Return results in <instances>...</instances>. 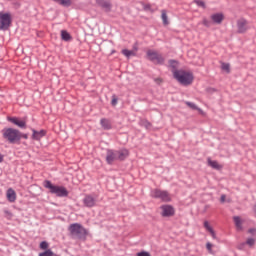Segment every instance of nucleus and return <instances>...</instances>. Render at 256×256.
I'll use <instances>...</instances> for the list:
<instances>
[{
  "instance_id": "f257e3e1",
  "label": "nucleus",
  "mask_w": 256,
  "mask_h": 256,
  "mask_svg": "<svg viewBox=\"0 0 256 256\" xmlns=\"http://www.w3.org/2000/svg\"><path fill=\"white\" fill-rule=\"evenodd\" d=\"M173 77L180 83V85H184L185 87L192 85L195 77L192 72L185 70H172Z\"/></svg>"
},
{
  "instance_id": "f03ea898",
  "label": "nucleus",
  "mask_w": 256,
  "mask_h": 256,
  "mask_svg": "<svg viewBox=\"0 0 256 256\" xmlns=\"http://www.w3.org/2000/svg\"><path fill=\"white\" fill-rule=\"evenodd\" d=\"M68 231L71 237H73L74 239H82L83 241L87 239V229H85V227H83V225L79 223L71 224L68 227Z\"/></svg>"
},
{
  "instance_id": "7ed1b4c3",
  "label": "nucleus",
  "mask_w": 256,
  "mask_h": 256,
  "mask_svg": "<svg viewBox=\"0 0 256 256\" xmlns=\"http://www.w3.org/2000/svg\"><path fill=\"white\" fill-rule=\"evenodd\" d=\"M44 187L49 189L50 193L57 197H67L69 195V191H67L66 187L53 185L49 180L44 182Z\"/></svg>"
},
{
  "instance_id": "20e7f679",
  "label": "nucleus",
  "mask_w": 256,
  "mask_h": 256,
  "mask_svg": "<svg viewBox=\"0 0 256 256\" xmlns=\"http://www.w3.org/2000/svg\"><path fill=\"white\" fill-rule=\"evenodd\" d=\"M2 133L4 139L10 143H17V141H21V132L17 129L6 128Z\"/></svg>"
},
{
  "instance_id": "39448f33",
  "label": "nucleus",
  "mask_w": 256,
  "mask_h": 256,
  "mask_svg": "<svg viewBox=\"0 0 256 256\" xmlns=\"http://www.w3.org/2000/svg\"><path fill=\"white\" fill-rule=\"evenodd\" d=\"M151 197L154 199H160L164 203H169L171 201V195L169 192L161 189H154L151 191Z\"/></svg>"
},
{
  "instance_id": "423d86ee",
  "label": "nucleus",
  "mask_w": 256,
  "mask_h": 256,
  "mask_svg": "<svg viewBox=\"0 0 256 256\" xmlns=\"http://www.w3.org/2000/svg\"><path fill=\"white\" fill-rule=\"evenodd\" d=\"M11 27V14L0 12V30L7 31Z\"/></svg>"
},
{
  "instance_id": "0eeeda50",
  "label": "nucleus",
  "mask_w": 256,
  "mask_h": 256,
  "mask_svg": "<svg viewBox=\"0 0 256 256\" xmlns=\"http://www.w3.org/2000/svg\"><path fill=\"white\" fill-rule=\"evenodd\" d=\"M147 58L152 61L153 63H156L158 65H161L165 61L163 56L159 54L157 51L148 50L147 51Z\"/></svg>"
},
{
  "instance_id": "6e6552de",
  "label": "nucleus",
  "mask_w": 256,
  "mask_h": 256,
  "mask_svg": "<svg viewBox=\"0 0 256 256\" xmlns=\"http://www.w3.org/2000/svg\"><path fill=\"white\" fill-rule=\"evenodd\" d=\"M162 217H173L175 215V208L169 204L160 207Z\"/></svg>"
},
{
  "instance_id": "1a4fd4ad",
  "label": "nucleus",
  "mask_w": 256,
  "mask_h": 256,
  "mask_svg": "<svg viewBox=\"0 0 256 256\" xmlns=\"http://www.w3.org/2000/svg\"><path fill=\"white\" fill-rule=\"evenodd\" d=\"M210 19L216 25H221L225 19V15L223 13H214L210 16Z\"/></svg>"
},
{
  "instance_id": "9d476101",
  "label": "nucleus",
  "mask_w": 256,
  "mask_h": 256,
  "mask_svg": "<svg viewBox=\"0 0 256 256\" xmlns=\"http://www.w3.org/2000/svg\"><path fill=\"white\" fill-rule=\"evenodd\" d=\"M117 151H113V150H108L107 151V156H106V161L109 165H111V163H113L114 161L119 160L118 156H117Z\"/></svg>"
},
{
  "instance_id": "9b49d317",
  "label": "nucleus",
  "mask_w": 256,
  "mask_h": 256,
  "mask_svg": "<svg viewBox=\"0 0 256 256\" xmlns=\"http://www.w3.org/2000/svg\"><path fill=\"white\" fill-rule=\"evenodd\" d=\"M6 199L9 201V203H15V201H17V192H15L13 188H9L6 191Z\"/></svg>"
},
{
  "instance_id": "f8f14e48",
  "label": "nucleus",
  "mask_w": 256,
  "mask_h": 256,
  "mask_svg": "<svg viewBox=\"0 0 256 256\" xmlns=\"http://www.w3.org/2000/svg\"><path fill=\"white\" fill-rule=\"evenodd\" d=\"M8 121L17 125V127L25 128L27 126V122H25V120H19L17 117H8Z\"/></svg>"
},
{
  "instance_id": "ddd939ff",
  "label": "nucleus",
  "mask_w": 256,
  "mask_h": 256,
  "mask_svg": "<svg viewBox=\"0 0 256 256\" xmlns=\"http://www.w3.org/2000/svg\"><path fill=\"white\" fill-rule=\"evenodd\" d=\"M32 139L35 141H40L42 137H45L47 135V132L45 130L36 131L35 129H32Z\"/></svg>"
},
{
  "instance_id": "4468645a",
  "label": "nucleus",
  "mask_w": 256,
  "mask_h": 256,
  "mask_svg": "<svg viewBox=\"0 0 256 256\" xmlns=\"http://www.w3.org/2000/svg\"><path fill=\"white\" fill-rule=\"evenodd\" d=\"M237 27H238V33H245L249 27H247V22L244 19H240L237 22Z\"/></svg>"
},
{
  "instance_id": "2eb2a0df",
  "label": "nucleus",
  "mask_w": 256,
  "mask_h": 256,
  "mask_svg": "<svg viewBox=\"0 0 256 256\" xmlns=\"http://www.w3.org/2000/svg\"><path fill=\"white\" fill-rule=\"evenodd\" d=\"M85 207H95V198L93 196H86L83 200Z\"/></svg>"
},
{
  "instance_id": "dca6fc26",
  "label": "nucleus",
  "mask_w": 256,
  "mask_h": 256,
  "mask_svg": "<svg viewBox=\"0 0 256 256\" xmlns=\"http://www.w3.org/2000/svg\"><path fill=\"white\" fill-rule=\"evenodd\" d=\"M233 221L237 231H243V219L239 216H234Z\"/></svg>"
},
{
  "instance_id": "f3484780",
  "label": "nucleus",
  "mask_w": 256,
  "mask_h": 256,
  "mask_svg": "<svg viewBox=\"0 0 256 256\" xmlns=\"http://www.w3.org/2000/svg\"><path fill=\"white\" fill-rule=\"evenodd\" d=\"M209 167H212V169H216L217 171L223 169V165L219 164V162L215 160H211V158L207 159Z\"/></svg>"
},
{
  "instance_id": "a211bd4d",
  "label": "nucleus",
  "mask_w": 256,
  "mask_h": 256,
  "mask_svg": "<svg viewBox=\"0 0 256 256\" xmlns=\"http://www.w3.org/2000/svg\"><path fill=\"white\" fill-rule=\"evenodd\" d=\"M204 227H205L206 231H208V233H210V235L213 239H217V234H215V230H213V227H211V225L209 224V221L204 222Z\"/></svg>"
},
{
  "instance_id": "6ab92c4d",
  "label": "nucleus",
  "mask_w": 256,
  "mask_h": 256,
  "mask_svg": "<svg viewBox=\"0 0 256 256\" xmlns=\"http://www.w3.org/2000/svg\"><path fill=\"white\" fill-rule=\"evenodd\" d=\"M117 156L120 161H123L126 157H129V150L123 149V150L117 151Z\"/></svg>"
},
{
  "instance_id": "aec40b11",
  "label": "nucleus",
  "mask_w": 256,
  "mask_h": 256,
  "mask_svg": "<svg viewBox=\"0 0 256 256\" xmlns=\"http://www.w3.org/2000/svg\"><path fill=\"white\" fill-rule=\"evenodd\" d=\"M100 125H101V127H103L106 130L111 129V121H109V119L102 118L100 120Z\"/></svg>"
},
{
  "instance_id": "412c9836",
  "label": "nucleus",
  "mask_w": 256,
  "mask_h": 256,
  "mask_svg": "<svg viewBox=\"0 0 256 256\" xmlns=\"http://www.w3.org/2000/svg\"><path fill=\"white\" fill-rule=\"evenodd\" d=\"M97 4L103 7V9H106V11L111 9V4L105 0H97Z\"/></svg>"
},
{
  "instance_id": "4be33fe9",
  "label": "nucleus",
  "mask_w": 256,
  "mask_h": 256,
  "mask_svg": "<svg viewBox=\"0 0 256 256\" xmlns=\"http://www.w3.org/2000/svg\"><path fill=\"white\" fill-rule=\"evenodd\" d=\"M122 54H124L125 57H135L137 55V50H127L123 49Z\"/></svg>"
},
{
  "instance_id": "5701e85b",
  "label": "nucleus",
  "mask_w": 256,
  "mask_h": 256,
  "mask_svg": "<svg viewBox=\"0 0 256 256\" xmlns=\"http://www.w3.org/2000/svg\"><path fill=\"white\" fill-rule=\"evenodd\" d=\"M61 39L63 41H71V34H69V32H67V30H62L61 31Z\"/></svg>"
},
{
  "instance_id": "b1692460",
  "label": "nucleus",
  "mask_w": 256,
  "mask_h": 256,
  "mask_svg": "<svg viewBox=\"0 0 256 256\" xmlns=\"http://www.w3.org/2000/svg\"><path fill=\"white\" fill-rule=\"evenodd\" d=\"M161 19L164 25H169V18L167 17V10H161Z\"/></svg>"
},
{
  "instance_id": "393cba45",
  "label": "nucleus",
  "mask_w": 256,
  "mask_h": 256,
  "mask_svg": "<svg viewBox=\"0 0 256 256\" xmlns=\"http://www.w3.org/2000/svg\"><path fill=\"white\" fill-rule=\"evenodd\" d=\"M186 105L188 107H190V109H194L195 111H199L200 113H203V110H201V108L197 107V105H195V103L186 102Z\"/></svg>"
},
{
  "instance_id": "a878e982",
  "label": "nucleus",
  "mask_w": 256,
  "mask_h": 256,
  "mask_svg": "<svg viewBox=\"0 0 256 256\" xmlns=\"http://www.w3.org/2000/svg\"><path fill=\"white\" fill-rule=\"evenodd\" d=\"M56 3H60L64 7H69L71 5V0H54Z\"/></svg>"
},
{
  "instance_id": "bb28decb",
  "label": "nucleus",
  "mask_w": 256,
  "mask_h": 256,
  "mask_svg": "<svg viewBox=\"0 0 256 256\" xmlns=\"http://www.w3.org/2000/svg\"><path fill=\"white\" fill-rule=\"evenodd\" d=\"M38 256H55V253L51 251V249H47L46 251L39 253Z\"/></svg>"
},
{
  "instance_id": "cd10ccee",
  "label": "nucleus",
  "mask_w": 256,
  "mask_h": 256,
  "mask_svg": "<svg viewBox=\"0 0 256 256\" xmlns=\"http://www.w3.org/2000/svg\"><path fill=\"white\" fill-rule=\"evenodd\" d=\"M221 69H222V71H225L226 73H230L231 66L227 63H222L221 64Z\"/></svg>"
},
{
  "instance_id": "c85d7f7f",
  "label": "nucleus",
  "mask_w": 256,
  "mask_h": 256,
  "mask_svg": "<svg viewBox=\"0 0 256 256\" xmlns=\"http://www.w3.org/2000/svg\"><path fill=\"white\" fill-rule=\"evenodd\" d=\"M4 217H5L6 219H9V220H10V219L13 218V213H12L11 211L5 209V210H4Z\"/></svg>"
},
{
  "instance_id": "c756f323",
  "label": "nucleus",
  "mask_w": 256,
  "mask_h": 256,
  "mask_svg": "<svg viewBox=\"0 0 256 256\" xmlns=\"http://www.w3.org/2000/svg\"><path fill=\"white\" fill-rule=\"evenodd\" d=\"M40 249H42L43 251H47V249H49V243H47V241H43L40 243Z\"/></svg>"
},
{
  "instance_id": "7c9ffc66",
  "label": "nucleus",
  "mask_w": 256,
  "mask_h": 256,
  "mask_svg": "<svg viewBox=\"0 0 256 256\" xmlns=\"http://www.w3.org/2000/svg\"><path fill=\"white\" fill-rule=\"evenodd\" d=\"M246 245H249V247H253L255 245V239L254 238H248L246 241Z\"/></svg>"
},
{
  "instance_id": "2f4dec72",
  "label": "nucleus",
  "mask_w": 256,
  "mask_h": 256,
  "mask_svg": "<svg viewBox=\"0 0 256 256\" xmlns=\"http://www.w3.org/2000/svg\"><path fill=\"white\" fill-rule=\"evenodd\" d=\"M196 5H198V7H202L203 9H205V3L201 0H196L195 1Z\"/></svg>"
},
{
  "instance_id": "473e14b6",
  "label": "nucleus",
  "mask_w": 256,
  "mask_h": 256,
  "mask_svg": "<svg viewBox=\"0 0 256 256\" xmlns=\"http://www.w3.org/2000/svg\"><path fill=\"white\" fill-rule=\"evenodd\" d=\"M136 256H151V254L147 251H142L137 253Z\"/></svg>"
},
{
  "instance_id": "72a5a7b5",
  "label": "nucleus",
  "mask_w": 256,
  "mask_h": 256,
  "mask_svg": "<svg viewBox=\"0 0 256 256\" xmlns=\"http://www.w3.org/2000/svg\"><path fill=\"white\" fill-rule=\"evenodd\" d=\"M169 63H170V66L173 67V69H175L177 65H179L178 62L175 60H170Z\"/></svg>"
},
{
  "instance_id": "f704fd0d",
  "label": "nucleus",
  "mask_w": 256,
  "mask_h": 256,
  "mask_svg": "<svg viewBox=\"0 0 256 256\" xmlns=\"http://www.w3.org/2000/svg\"><path fill=\"white\" fill-rule=\"evenodd\" d=\"M206 249H208V251L211 253L212 249H213V244H211L210 242H208L206 244Z\"/></svg>"
},
{
  "instance_id": "c9c22d12",
  "label": "nucleus",
  "mask_w": 256,
  "mask_h": 256,
  "mask_svg": "<svg viewBox=\"0 0 256 256\" xmlns=\"http://www.w3.org/2000/svg\"><path fill=\"white\" fill-rule=\"evenodd\" d=\"M226 199H227V196H225V194H222L220 197V202L225 203Z\"/></svg>"
},
{
  "instance_id": "e433bc0d",
  "label": "nucleus",
  "mask_w": 256,
  "mask_h": 256,
  "mask_svg": "<svg viewBox=\"0 0 256 256\" xmlns=\"http://www.w3.org/2000/svg\"><path fill=\"white\" fill-rule=\"evenodd\" d=\"M144 10L145 11H151V4H145L144 5Z\"/></svg>"
},
{
  "instance_id": "4c0bfd02",
  "label": "nucleus",
  "mask_w": 256,
  "mask_h": 256,
  "mask_svg": "<svg viewBox=\"0 0 256 256\" xmlns=\"http://www.w3.org/2000/svg\"><path fill=\"white\" fill-rule=\"evenodd\" d=\"M248 233H250V235H256V229L255 228L249 229Z\"/></svg>"
},
{
  "instance_id": "58836bf2",
  "label": "nucleus",
  "mask_w": 256,
  "mask_h": 256,
  "mask_svg": "<svg viewBox=\"0 0 256 256\" xmlns=\"http://www.w3.org/2000/svg\"><path fill=\"white\" fill-rule=\"evenodd\" d=\"M202 23H203L206 27H209V20H207L206 18L203 19Z\"/></svg>"
},
{
  "instance_id": "ea45409f",
  "label": "nucleus",
  "mask_w": 256,
  "mask_h": 256,
  "mask_svg": "<svg viewBox=\"0 0 256 256\" xmlns=\"http://www.w3.org/2000/svg\"><path fill=\"white\" fill-rule=\"evenodd\" d=\"M155 83H157L158 85L163 83V80L161 78H156L154 79Z\"/></svg>"
},
{
  "instance_id": "a19ab883",
  "label": "nucleus",
  "mask_w": 256,
  "mask_h": 256,
  "mask_svg": "<svg viewBox=\"0 0 256 256\" xmlns=\"http://www.w3.org/2000/svg\"><path fill=\"white\" fill-rule=\"evenodd\" d=\"M112 105H117V98L112 99Z\"/></svg>"
},
{
  "instance_id": "79ce46f5",
  "label": "nucleus",
  "mask_w": 256,
  "mask_h": 256,
  "mask_svg": "<svg viewBox=\"0 0 256 256\" xmlns=\"http://www.w3.org/2000/svg\"><path fill=\"white\" fill-rule=\"evenodd\" d=\"M23 137V139H28L27 134H21V138Z\"/></svg>"
},
{
  "instance_id": "37998d69",
  "label": "nucleus",
  "mask_w": 256,
  "mask_h": 256,
  "mask_svg": "<svg viewBox=\"0 0 256 256\" xmlns=\"http://www.w3.org/2000/svg\"><path fill=\"white\" fill-rule=\"evenodd\" d=\"M0 163H3V155L0 154Z\"/></svg>"
},
{
  "instance_id": "c03bdc74",
  "label": "nucleus",
  "mask_w": 256,
  "mask_h": 256,
  "mask_svg": "<svg viewBox=\"0 0 256 256\" xmlns=\"http://www.w3.org/2000/svg\"><path fill=\"white\" fill-rule=\"evenodd\" d=\"M191 53H193V51L188 52V55H191Z\"/></svg>"
}]
</instances>
